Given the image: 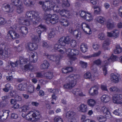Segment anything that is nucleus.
<instances>
[{"instance_id": "obj_1", "label": "nucleus", "mask_w": 122, "mask_h": 122, "mask_svg": "<svg viewBox=\"0 0 122 122\" xmlns=\"http://www.w3.org/2000/svg\"><path fill=\"white\" fill-rule=\"evenodd\" d=\"M53 2H55L52 3L51 1H46L45 2L44 1H40L39 2V4L42 5V9L45 10H53V11L57 13H59L60 15L62 16L65 17L67 18H69L71 17V16L69 13V11L63 10L60 11L59 8L56 6V4H58V1L57 0H53Z\"/></svg>"}, {"instance_id": "obj_2", "label": "nucleus", "mask_w": 122, "mask_h": 122, "mask_svg": "<svg viewBox=\"0 0 122 122\" xmlns=\"http://www.w3.org/2000/svg\"><path fill=\"white\" fill-rule=\"evenodd\" d=\"M25 17L20 18L19 22L20 24L27 26L30 24L34 25L38 24L41 20L38 13L34 11L27 12Z\"/></svg>"}, {"instance_id": "obj_3", "label": "nucleus", "mask_w": 122, "mask_h": 122, "mask_svg": "<svg viewBox=\"0 0 122 122\" xmlns=\"http://www.w3.org/2000/svg\"><path fill=\"white\" fill-rule=\"evenodd\" d=\"M70 43L72 47H75L77 44L76 41L74 40H72L70 41V39L68 37H61L58 43L55 45L54 49L61 53H63L66 51L64 46L66 44Z\"/></svg>"}, {"instance_id": "obj_4", "label": "nucleus", "mask_w": 122, "mask_h": 122, "mask_svg": "<svg viewBox=\"0 0 122 122\" xmlns=\"http://www.w3.org/2000/svg\"><path fill=\"white\" fill-rule=\"evenodd\" d=\"M20 60L17 61L15 63L9 61L6 64V66L5 68V70L8 71H13V67H16L19 65L25 64L26 63H28L29 62V60H28L26 58H23L22 57L20 58Z\"/></svg>"}, {"instance_id": "obj_5", "label": "nucleus", "mask_w": 122, "mask_h": 122, "mask_svg": "<svg viewBox=\"0 0 122 122\" xmlns=\"http://www.w3.org/2000/svg\"><path fill=\"white\" fill-rule=\"evenodd\" d=\"M79 78L78 75L73 74L71 75L67 78L70 81L69 82L65 84L63 87L65 89H71L76 85Z\"/></svg>"}, {"instance_id": "obj_6", "label": "nucleus", "mask_w": 122, "mask_h": 122, "mask_svg": "<svg viewBox=\"0 0 122 122\" xmlns=\"http://www.w3.org/2000/svg\"><path fill=\"white\" fill-rule=\"evenodd\" d=\"M39 115V111H35L34 112L30 111L26 115L24 113H22V116L23 117H25L28 120L33 122L38 121L39 119L38 117Z\"/></svg>"}, {"instance_id": "obj_7", "label": "nucleus", "mask_w": 122, "mask_h": 122, "mask_svg": "<svg viewBox=\"0 0 122 122\" xmlns=\"http://www.w3.org/2000/svg\"><path fill=\"white\" fill-rule=\"evenodd\" d=\"M104 58H107V60L105 61L104 62V66L102 67V70L104 75H106L107 73V67L106 66L110 63L112 62L116 61L117 57L115 56L112 55L109 58H108L107 55H104L103 56Z\"/></svg>"}, {"instance_id": "obj_8", "label": "nucleus", "mask_w": 122, "mask_h": 122, "mask_svg": "<svg viewBox=\"0 0 122 122\" xmlns=\"http://www.w3.org/2000/svg\"><path fill=\"white\" fill-rule=\"evenodd\" d=\"M76 26L77 29L79 28L81 26L82 31L86 34L90 35L92 33V26L85 22L82 23L81 25L77 23L76 24Z\"/></svg>"}, {"instance_id": "obj_9", "label": "nucleus", "mask_w": 122, "mask_h": 122, "mask_svg": "<svg viewBox=\"0 0 122 122\" xmlns=\"http://www.w3.org/2000/svg\"><path fill=\"white\" fill-rule=\"evenodd\" d=\"M40 29L43 31H45L46 29V28L45 26L42 25H39L37 27V32L39 34V35L38 36H34L32 38V40L33 42L36 43H38L40 40V35L41 33V31L40 30Z\"/></svg>"}, {"instance_id": "obj_10", "label": "nucleus", "mask_w": 122, "mask_h": 122, "mask_svg": "<svg viewBox=\"0 0 122 122\" xmlns=\"http://www.w3.org/2000/svg\"><path fill=\"white\" fill-rule=\"evenodd\" d=\"M18 89L20 90H26L29 93H33L34 89V86L30 84L27 86L26 83H23L19 84L18 87Z\"/></svg>"}, {"instance_id": "obj_11", "label": "nucleus", "mask_w": 122, "mask_h": 122, "mask_svg": "<svg viewBox=\"0 0 122 122\" xmlns=\"http://www.w3.org/2000/svg\"><path fill=\"white\" fill-rule=\"evenodd\" d=\"M78 14L83 19L87 21L90 22L93 20L92 15L90 13L88 12L82 11H80Z\"/></svg>"}, {"instance_id": "obj_12", "label": "nucleus", "mask_w": 122, "mask_h": 122, "mask_svg": "<svg viewBox=\"0 0 122 122\" xmlns=\"http://www.w3.org/2000/svg\"><path fill=\"white\" fill-rule=\"evenodd\" d=\"M44 18L46 21H49L52 24H56L58 21V16L56 15L47 14L45 16Z\"/></svg>"}, {"instance_id": "obj_13", "label": "nucleus", "mask_w": 122, "mask_h": 122, "mask_svg": "<svg viewBox=\"0 0 122 122\" xmlns=\"http://www.w3.org/2000/svg\"><path fill=\"white\" fill-rule=\"evenodd\" d=\"M66 53L71 60H74L76 58L74 56L78 54L79 51L78 50L74 49L71 50L69 49L66 51Z\"/></svg>"}, {"instance_id": "obj_14", "label": "nucleus", "mask_w": 122, "mask_h": 122, "mask_svg": "<svg viewBox=\"0 0 122 122\" xmlns=\"http://www.w3.org/2000/svg\"><path fill=\"white\" fill-rule=\"evenodd\" d=\"M11 54V52L9 49H5L4 50L2 49H0V55L3 58L9 57Z\"/></svg>"}, {"instance_id": "obj_15", "label": "nucleus", "mask_w": 122, "mask_h": 122, "mask_svg": "<svg viewBox=\"0 0 122 122\" xmlns=\"http://www.w3.org/2000/svg\"><path fill=\"white\" fill-rule=\"evenodd\" d=\"M122 94H115L113 96V102L119 104L122 106Z\"/></svg>"}, {"instance_id": "obj_16", "label": "nucleus", "mask_w": 122, "mask_h": 122, "mask_svg": "<svg viewBox=\"0 0 122 122\" xmlns=\"http://www.w3.org/2000/svg\"><path fill=\"white\" fill-rule=\"evenodd\" d=\"M25 48L28 51H31L36 50L38 48V46L35 43L30 42L26 45Z\"/></svg>"}, {"instance_id": "obj_17", "label": "nucleus", "mask_w": 122, "mask_h": 122, "mask_svg": "<svg viewBox=\"0 0 122 122\" xmlns=\"http://www.w3.org/2000/svg\"><path fill=\"white\" fill-rule=\"evenodd\" d=\"M8 38L9 39H14L18 38L19 37V35L13 30L9 31L7 35Z\"/></svg>"}, {"instance_id": "obj_18", "label": "nucleus", "mask_w": 122, "mask_h": 122, "mask_svg": "<svg viewBox=\"0 0 122 122\" xmlns=\"http://www.w3.org/2000/svg\"><path fill=\"white\" fill-rule=\"evenodd\" d=\"M70 92L76 96H82L85 95V93L82 92L80 88L75 89L71 90Z\"/></svg>"}, {"instance_id": "obj_19", "label": "nucleus", "mask_w": 122, "mask_h": 122, "mask_svg": "<svg viewBox=\"0 0 122 122\" xmlns=\"http://www.w3.org/2000/svg\"><path fill=\"white\" fill-rule=\"evenodd\" d=\"M2 7H4L5 9V12L8 13H11L14 10V6H12V5H9V4H4Z\"/></svg>"}, {"instance_id": "obj_20", "label": "nucleus", "mask_w": 122, "mask_h": 122, "mask_svg": "<svg viewBox=\"0 0 122 122\" xmlns=\"http://www.w3.org/2000/svg\"><path fill=\"white\" fill-rule=\"evenodd\" d=\"M111 79L113 82H118L120 79V76L117 73H112L111 75Z\"/></svg>"}, {"instance_id": "obj_21", "label": "nucleus", "mask_w": 122, "mask_h": 122, "mask_svg": "<svg viewBox=\"0 0 122 122\" xmlns=\"http://www.w3.org/2000/svg\"><path fill=\"white\" fill-rule=\"evenodd\" d=\"M77 109L80 112L85 113L87 111L88 109L87 105L84 104H81L77 107Z\"/></svg>"}, {"instance_id": "obj_22", "label": "nucleus", "mask_w": 122, "mask_h": 122, "mask_svg": "<svg viewBox=\"0 0 122 122\" xmlns=\"http://www.w3.org/2000/svg\"><path fill=\"white\" fill-rule=\"evenodd\" d=\"M98 86L97 85L92 87L88 91V93L89 94L92 95L97 94H98Z\"/></svg>"}, {"instance_id": "obj_23", "label": "nucleus", "mask_w": 122, "mask_h": 122, "mask_svg": "<svg viewBox=\"0 0 122 122\" xmlns=\"http://www.w3.org/2000/svg\"><path fill=\"white\" fill-rule=\"evenodd\" d=\"M75 114V113L72 111H69L67 113L66 116V117L68 118L69 122H72V121L74 120V117Z\"/></svg>"}, {"instance_id": "obj_24", "label": "nucleus", "mask_w": 122, "mask_h": 122, "mask_svg": "<svg viewBox=\"0 0 122 122\" xmlns=\"http://www.w3.org/2000/svg\"><path fill=\"white\" fill-rule=\"evenodd\" d=\"M119 31L117 30H115L111 32H107V36L112 37H113L115 38L117 37L118 35Z\"/></svg>"}, {"instance_id": "obj_25", "label": "nucleus", "mask_w": 122, "mask_h": 122, "mask_svg": "<svg viewBox=\"0 0 122 122\" xmlns=\"http://www.w3.org/2000/svg\"><path fill=\"white\" fill-rule=\"evenodd\" d=\"M101 99L102 102L104 103H106L110 100V98L108 95H104L101 97Z\"/></svg>"}, {"instance_id": "obj_26", "label": "nucleus", "mask_w": 122, "mask_h": 122, "mask_svg": "<svg viewBox=\"0 0 122 122\" xmlns=\"http://www.w3.org/2000/svg\"><path fill=\"white\" fill-rule=\"evenodd\" d=\"M19 31L21 33L22 35L23 36H24L28 33V29L23 26H20L19 28Z\"/></svg>"}, {"instance_id": "obj_27", "label": "nucleus", "mask_w": 122, "mask_h": 122, "mask_svg": "<svg viewBox=\"0 0 122 122\" xmlns=\"http://www.w3.org/2000/svg\"><path fill=\"white\" fill-rule=\"evenodd\" d=\"M47 57V58L49 59L50 60L56 62H57V63L59 62L60 60V58L59 56L57 55L53 56V55L50 56V55H48Z\"/></svg>"}, {"instance_id": "obj_28", "label": "nucleus", "mask_w": 122, "mask_h": 122, "mask_svg": "<svg viewBox=\"0 0 122 122\" xmlns=\"http://www.w3.org/2000/svg\"><path fill=\"white\" fill-rule=\"evenodd\" d=\"M30 57H31L32 59H31V61H33L34 62H35L37 61L38 59L37 54V52H33L31 53L30 55Z\"/></svg>"}, {"instance_id": "obj_29", "label": "nucleus", "mask_w": 122, "mask_h": 122, "mask_svg": "<svg viewBox=\"0 0 122 122\" xmlns=\"http://www.w3.org/2000/svg\"><path fill=\"white\" fill-rule=\"evenodd\" d=\"M87 102L88 105L92 107H93L96 103L95 101L93 99H88L87 100Z\"/></svg>"}, {"instance_id": "obj_30", "label": "nucleus", "mask_w": 122, "mask_h": 122, "mask_svg": "<svg viewBox=\"0 0 122 122\" xmlns=\"http://www.w3.org/2000/svg\"><path fill=\"white\" fill-rule=\"evenodd\" d=\"M84 77L86 79H88L91 81L95 80V78L91 76V73L89 72H87L85 73L84 75Z\"/></svg>"}, {"instance_id": "obj_31", "label": "nucleus", "mask_w": 122, "mask_h": 122, "mask_svg": "<svg viewBox=\"0 0 122 122\" xmlns=\"http://www.w3.org/2000/svg\"><path fill=\"white\" fill-rule=\"evenodd\" d=\"M95 20L102 24H104L105 23V19L102 17H97L95 19Z\"/></svg>"}, {"instance_id": "obj_32", "label": "nucleus", "mask_w": 122, "mask_h": 122, "mask_svg": "<svg viewBox=\"0 0 122 122\" xmlns=\"http://www.w3.org/2000/svg\"><path fill=\"white\" fill-rule=\"evenodd\" d=\"M60 22L61 25L64 27L68 26L70 24L69 21L66 19H61Z\"/></svg>"}, {"instance_id": "obj_33", "label": "nucleus", "mask_w": 122, "mask_h": 122, "mask_svg": "<svg viewBox=\"0 0 122 122\" xmlns=\"http://www.w3.org/2000/svg\"><path fill=\"white\" fill-rule=\"evenodd\" d=\"M107 26L108 29L110 30L112 28L114 27V25L112 20L110 19L106 22Z\"/></svg>"}, {"instance_id": "obj_34", "label": "nucleus", "mask_w": 122, "mask_h": 122, "mask_svg": "<svg viewBox=\"0 0 122 122\" xmlns=\"http://www.w3.org/2000/svg\"><path fill=\"white\" fill-rule=\"evenodd\" d=\"M10 95L12 97H14L16 100H17L18 101H21L22 100V98L21 97L18 95H16L15 92L13 91H12L11 92L10 94Z\"/></svg>"}, {"instance_id": "obj_35", "label": "nucleus", "mask_w": 122, "mask_h": 122, "mask_svg": "<svg viewBox=\"0 0 122 122\" xmlns=\"http://www.w3.org/2000/svg\"><path fill=\"white\" fill-rule=\"evenodd\" d=\"M12 3L13 5H14L16 7H18L21 5V2L19 0H12Z\"/></svg>"}, {"instance_id": "obj_36", "label": "nucleus", "mask_w": 122, "mask_h": 122, "mask_svg": "<svg viewBox=\"0 0 122 122\" xmlns=\"http://www.w3.org/2000/svg\"><path fill=\"white\" fill-rule=\"evenodd\" d=\"M81 120L82 122H95L91 120L87 119V117L85 115H83L82 116Z\"/></svg>"}, {"instance_id": "obj_37", "label": "nucleus", "mask_w": 122, "mask_h": 122, "mask_svg": "<svg viewBox=\"0 0 122 122\" xmlns=\"http://www.w3.org/2000/svg\"><path fill=\"white\" fill-rule=\"evenodd\" d=\"M80 50L83 52H86L87 50V46L85 44H82L80 46Z\"/></svg>"}, {"instance_id": "obj_38", "label": "nucleus", "mask_w": 122, "mask_h": 122, "mask_svg": "<svg viewBox=\"0 0 122 122\" xmlns=\"http://www.w3.org/2000/svg\"><path fill=\"white\" fill-rule=\"evenodd\" d=\"M102 110L103 112L104 113L106 114L107 115H106V114L105 115L106 117H107V115H108L109 116H110V112L107 108L106 107L104 106L102 108Z\"/></svg>"}, {"instance_id": "obj_39", "label": "nucleus", "mask_w": 122, "mask_h": 122, "mask_svg": "<svg viewBox=\"0 0 122 122\" xmlns=\"http://www.w3.org/2000/svg\"><path fill=\"white\" fill-rule=\"evenodd\" d=\"M49 66V64L47 61L46 60L44 61V63L41 66V69H45L48 68Z\"/></svg>"}, {"instance_id": "obj_40", "label": "nucleus", "mask_w": 122, "mask_h": 122, "mask_svg": "<svg viewBox=\"0 0 122 122\" xmlns=\"http://www.w3.org/2000/svg\"><path fill=\"white\" fill-rule=\"evenodd\" d=\"M11 89L12 87L8 83L5 85V88L3 89V90L5 92H7Z\"/></svg>"}, {"instance_id": "obj_41", "label": "nucleus", "mask_w": 122, "mask_h": 122, "mask_svg": "<svg viewBox=\"0 0 122 122\" xmlns=\"http://www.w3.org/2000/svg\"><path fill=\"white\" fill-rule=\"evenodd\" d=\"M110 41L108 40L105 41L103 44V47L105 50H108V46L110 44Z\"/></svg>"}, {"instance_id": "obj_42", "label": "nucleus", "mask_w": 122, "mask_h": 122, "mask_svg": "<svg viewBox=\"0 0 122 122\" xmlns=\"http://www.w3.org/2000/svg\"><path fill=\"white\" fill-rule=\"evenodd\" d=\"M43 76H44L46 77L47 79H51L53 77L52 73L50 72H48L45 73Z\"/></svg>"}, {"instance_id": "obj_43", "label": "nucleus", "mask_w": 122, "mask_h": 122, "mask_svg": "<svg viewBox=\"0 0 122 122\" xmlns=\"http://www.w3.org/2000/svg\"><path fill=\"white\" fill-rule=\"evenodd\" d=\"M101 53L100 51H99L97 53H94L92 55H89L88 56H86L85 57V59H87L90 58L91 57H96L97 56H99Z\"/></svg>"}, {"instance_id": "obj_44", "label": "nucleus", "mask_w": 122, "mask_h": 122, "mask_svg": "<svg viewBox=\"0 0 122 122\" xmlns=\"http://www.w3.org/2000/svg\"><path fill=\"white\" fill-rule=\"evenodd\" d=\"M94 12L96 14H99L100 13L101 10V8L100 7L95 6L94 7Z\"/></svg>"}, {"instance_id": "obj_45", "label": "nucleus", "mask_w": 122, "mask_h": 122, "mask_svg": "<svg viewBox=\"0 0 122 122\" xmlns=\"http://www.w3.org/2000/svg\"><path fill=\"white\" fill-rule=\"evenodd\" d=\"M122 51V49L120 47L119 45H117L116 47V49L114 50V52L115 54L119 53Z\"/></svg>"}, {"instance_id": "obj_46", "label": "nucleus", "mask_w": 122, "mask_h": 122, "mask_svg": "<svg viewBox=\"0 0 122 122\" xmlns=\"http://www.w3.org/2000/svg\"><path fill=\"white\" fill-rule=\"evenodd\" d=\"M97 119L100 122H104L106 120V118L105 117L101 115L98 116Z\"/></svg>"}, {"instance_id": "obj_47", "label": "nucleus", "mask_w": 122, "mask_h": 122, "mask_svg": "<svg viewBox=\"0 0 122 122\" xmlns=\"http://www.w3.org/2000/svg\"><path fill=\"white\" fill-rule=\"evenodd\" d=\"M54 121L55 122H62V118L59 116L55 117L54 119Z\"/></svg>"}, {"instance_id": "obj_48", "label": "nucleus", "mask_w": 122, "mask_h": 122, "mask_svg": "<svg viewBox=\"0 0 122 122\" xmlns=\"http://www.w3.org/2000/svg\"><path fill=\"white\" fill-rule=\"evenodd\" d=\"M21 109L22 112H26L29 109V108L28 106L24 105L21 107Z\"/></svg>"}, {"instance_id": "obj_49", "label": "nucleus", "mask_w": 122, "mask_h": 122, "mask_svg": "<svg viewBox=\"0 0 122 122\" xmlns=\"http://www.w3.org/2000/svg\"><path fill=\"white\" fill-rule=\"evenodd\" d=\"M6 23V21L4 18L0 17V26L5 25Z\"/></svg>"}, {"instance_id": "obj_50", "label": "nucleus", "mask_w": 122, "mask_h": 122, "mask_svg": "<svg viewBox=\"0 0 122 122\" xmlns=\"http://www.w3.org/2000/svg\"><path fill=\"white\" fill-rule=\"evenodd\" d=\"M113 113L114 114L116 115L120 116L122 115V111L119 110L114 111Z\"/></svg>"}, {"instance_id": "obj_51", "label": "nucleus", "mask_w": 122, "mask_h": 122, "mask_svg": "<svg viewBox=\"0 0 122 122\" xmlns=\"http://www.w3.org/2000/svg\"><path fill=\"white\" fill-rule=\"evenodd\" d=\"M79 33L78 31L76 30L74 31L73 34L76 38L79 39L80 37V35L79 36Z\"/></svg>"}, {"instance_id": "obj_52", "label": "nucleus", "mask_w": 122, "mask_h": 122, "mask_svg": "<svg viewBox=\"0 0 122 122\" xmlns=\"http://www.w3.org/2000/svg\"><path fill=\"white\" fill-rule=\"evenodd\" d=\"M109 90L111 92H118V89L115 86H112L109 88Z\"/></svg>"}, {"instance_id": "obj_53", "label": "nucleus", "mask_w": 122, "mask_h": 122, "mask_svg": "<svg viewBox=\"0 0 122 122\" xmlns=\"http://www.w3.org/2000/svg\"><path fill=\"white\" fill-rule=\"evenodd\" d=\"M24 2L25 4L27 6H30V5L33 4L31 2H30L29 0H24Z\"/></svg>"}, {"instance_id": "obj_54", "label": "nucleus", "mask_w": 122, "mask_h": 122, "mask_svg": "<svg viewBox=\"0 0 122 122\" xmlns=\"http://www.w3.org/2000/svg\"><path fill=\"white\" fill-rule=\"evenodd\" d=\"M17 12L19 13H20L22 12L23 11V9L21 5L17 7Z\"/></svg>"}, {"instance_id": "obj_55", "label": "nucleus", "mask_w": 122, "mask_h": 122, "mask_svg": "<svg viewBox=\"0 0 122 122\" xmlns=\"http://www.w3.org/2000/svg\"><path fill=\"white\" fill-rule=\"evenodd\" d=\"M55 35L56 34L54 31H51L48 37L50 38H53Z\"/></svg>"}, {"instance_id": "obj_56", "label": "nucleus", "mask_w": 122, "mask_h": 122, "mask_svg": "<svg viewBox=\"0 0 122 122\" xmlns=\"http://www.w3.org/2000/svg\"><path fill=\"white\" fill-rule=\"evenodd\" d=\"M80 64L83 68H85L87 66V64L86 62L81 61L80 62Z\"/></svg>"}, {"instance_id": "obj_57", "label": "nucleus", "mask_w": 122, "mask_h": 122, "mask_svg": "<svg viewBox=\"0 0 122 122\" xmlns=\"http://www.w3.org/2000/svg\"><path fill=\"white\" fill-rule=\"evenodd\" d=\"M51 98L52 101L51 102V103L52 104H54V102H54L56 101V100L57 99V97L55 94H53Z\"/></svg>"}, {"instance_id": "obj_58", "label": "nucleus", "mask_w": 122, "mask_h": 122, "mask_svg": "<svg viewBox=\"0 0 122 122\" xmlns=\"http://www.w3.org/2000/svg\"><path fill=\"white\" fill-rule=\"evenodd\" d=\"M62 4L64 5L66 7L69 6L70 5V4L67 0H62Z\"/></svg>"}, {"instance_id": "obj_59", "label": "nucleus", "mask_w": 122, "mask_h": 122, "mask_svg": "<svg viewBox=\"0 0 122 122\" xmlns=\"http://www.w3.org/2000/svg\"><path fill=\"white\" fill-rule=\"evenodd\" d=\"M98 37L100 40H103L105 39V35L103 33H101L99 35Z\"/></svg>"}, {"instance_id": "obj_60", "label": "nucleus", "mask_w": 122, "mask_h": 122, "mask_svg": "<svg viewBox=\"0 0 122 122\" xmlns=\"http://www.w3.org/2000/svg\"><path fill=\"white\" fill-rule=\"evenodd\" d=\"M101 88L102 90L106 91H107L106 85L105 84H102L101 85Z\"/></svg>"}, {"instance_id": "obj_61", "label": "nucleus", "mask_w": 122, "mask_h": 122, "mask_svg": "<svg viewBox=\"0 0 122 122\" xmlns=\"http://www.w3.org/2000/svg\"><path fill=\"white\" fill-rule=\"evenodd\" d=\"M31 67H32L28 64L25 65L24 66V70L25 71L28 70L31 68Z\"/></svg>"}, {"instance_id": "obj_62", "label": "nucleus", "mask_w": 122, "mask_h": 122, "mask_svg": "<svg viewBox=\"0 0 122 122\" xmlns=\"http://www.w3.org/2000/svg\"><path fill=\"white\" fill-rule=\"evenodd\" d=\"M92 47L94 50H96L99 48V46L97 44H94L93 45Z\"/></svg>"}, {"instance_id": "obj_63", "label": "nucleus", "mask_w": 122, "mask_h": 122, "mask_svg": "<svg viewBox=\"0 0 122 122\" xmlns=\"http://www.w3.org/2000/svg\"><path fill=\"white\" fill-rule=\"evenodd\" d=\"M91 69L92 72H93L94 73L96 72L97 71V69L96 66H92L91 67Z\"/></svg>"}, {"instance_id": "obj_64", "label": "nucleus", "mask_w": 122, "mask_h": 122, "mask_svg": "<svg viewBox=\"0 0 122 122\" xmlns=\"http://www.w3.org/2000/svg\"><path fill=\"white\" fill-rule=\"evenodd\" d=\"M118 13L119 15L122 17V6L120 7Z\"/></svg>"}]
</instances>
